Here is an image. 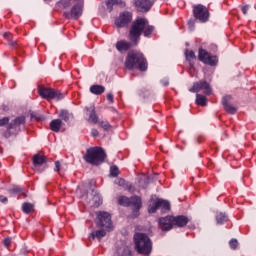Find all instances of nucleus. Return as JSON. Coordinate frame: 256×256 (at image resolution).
I'll return each mask as SVG.
<instances>
[{
	"label": "nucleus",
	"mask_w": 256,
	"mask_h": 256,
	"mask_svg": "<svg viewBox=\"0 0 256 256\" xmlns=\"http://www.w3.org/2000/svg\"><path fill=\"white\" fill-rule=\"evenodd\" d=\"M198 59L205 65H210L211 67H215L218 63L217 56H212L205 49H199Z\"/></svg>",
	"instance_id": "9"
},
{
	"label": "nucleus",
	"mask_w": 256,
	"mask_h": 256,
	"mask_svg": "<svg viewBox=\"0 0 256 256\" xmlns=\"http://www.w3.org/2000/svg\"><path fill=\"white\" fill-rule=\"evenodd\" d=\"M60 170H61V162L56 161V162H55L54 171H57V172L59 173Z\"/></svg>",
	"instance_id": "43"
},
{
	"label": "nucleus",
	"mask_w": 256,
	"mask_h": 256,
	"mask_svg": "<svg viewBox=\"0 0 256 256\" xmlns=\"http://www.w3.org/2000/svg\"><path fill=\"white\" fill-rule=\"evenodd\" d=\"M38 94L40 97H42V99H46L47 101H51V99H56V101L63 99V94H61V91L53 88H47L45 86L38 87Z\"/></svg>",
	"instance_id": "6"
},
{
	"label": "nucleus",
	"mask_w": 256,
	"mask_h": 256,
	"mask_svg": "<svg viewBox=\"0 0 256 256\" xmlns=\"http://www.w3.org/2000/svg\"><path fill=\"white\" fill-rule=\"evenodd\" d=\"M106 99L107 101L110 103V104H113L114 103V96H113V93H108L106 95Z\"/></svg>",
	"instance_id": "38"
},
{
	"label": "nucleus",
	"mask_w": 256,
	"mask_h": 256,
	"mask_svg": "<svg viewBox=\"0 0 256 256\" xmlns=\"http://www.w3.org/2000/svg\"><path fill=\"white\" fill-rule=\"evenodd\" d=\"M99 127L104 129V131H109V129H111V124H109L107 121H101L99 122Z\"/></svg>",
	"instance_id": "33"
},
{
	"label": "nucleus",
	"mask_w": 256,
	"mask_h": 256,
	"mask_svg": "<svg viewBox=\"0 0 256 256\" xmlns=\"http://www.w3.org/2000/svg\"><path fill=\"white\" fill-rule=\"evenodd\" d=\"M196 103H197V105H201L202 107H205V105H207V97H205L201 94H197L196 95Z\"/></svg>",
	"instance_id": "27"
},
{
	"label": "nucleus",
	"mask_w": 256,
	"mask_h": 256,
	"mask_svg": "<svg viewBox=\"0 0 256 256\" xmlns=\"http://www.w3.org/2000/svg\"><path fill=\"white\" fill-rule=\"evenodd\" d=\"M8 44L10 47H17V40H15L13 37L11 38L10 41H8Z\"/></svg>",
	"instance_id": "42"
},
{
	"label": "nucleus",
	"mask_w": 256,
	"mask_h": 256,
	"mask_svg": "<svg viewBox=\"0 0 256 256\" xmlns=\"http://www.w3.org/2000/svg\"><path fill=\"white\" fill-rule=\"evenodd\" d=\"M110 177H119V167L117 166L110 167Z\"/></svg>",
	"instance_id": "31"
},
{
	"label": "nucleus",
	"mask_w": 256,
	"mask_h": 256,
	"mask_svg": "<svg viewBox=\"0 0 256 256\" xmlns=\"http://www.w3.org/2000/svg\"><path fill=\"white\" fill-rule=\"evenodd\" d=\"M137 10L141 13H147L151 7H153V2L150 0H138L135 2Z\"/></svg>",
	"instance_id": "14"
},
{
	"label": "nucleus",
	"mask_w": 256,
	"mask_h": 256,
	"mask_svg": "<svg viewBox=\"0 0 256 256\" xmlns=\"http://www.w3.org/2000/svg\"><path fill=\"white\" fill-rule=\"evenodd\" d=\"M61 127H63V120L61 119H54L50 122V129L54 133H59V131H61Z\"/></svg>",
	"instance_id": "19"
},
{
	"label": "nucleus",
	"mask_w": 256,
	"mask_h": 256,
	"mask_svg": "<svg viewBox=\"0 0 256 256\" xmlns=\"http://www.w3.org/2000/svg\"><path fill=\"white\" fill-rule=\"evenodd\" d=\"M45 163H47V159L45 158V156L41 154H36L33 156V164L35 165V167L43 165Z\"/></svg>",
	"instance_id": "21"
},
{
	"label": "nucleus",
	"mask_w": 256,
	"mask_h": 256,
	"mask_svg": "<svg viewBox=\"0 0 256 256\" xmlns=\"http://www.w3.org/2000/svg\"><path fill=\"white\" fill-rule=\"evenodd\" d=\"M230 245V249H237L239 247V242L237 241V239H231L229 242Z\"/></svg>",
	"instance_id": "34"
},
{
	"label": "nucleus",
	"mask_w": 256,
	"mask_h": 256,
	"mask_svg": "<svg viewBox=\"0 0 256 256\" xmlns=\"http://www.w3.org/2000/svg\"><path fill=\"white\" fill-rule=\"evenodd\" d=\"M190 93H199V91H203L205 95H211L213 89H211V85L208 84L207 81H199L193 84V87L189 89Z\"/></svg>",
	"instance_id": "10"
},
{
	"label": "nucleus",
	"mask_w": 256,
	"mask_h": 256,
	"mask_svg": "<svg viewBox=\"0 0 256 256\" xmlns=\"http://www.w3.org/2000/svg\"><path fill=\"white\" fill-rule=\"evenodd\" d=\"M72 8L70 10V18L71 19H79L83 15V7L85 5V0H82L80 2H74L72 4Z\"/></svg>",
	"instance_id": "12"
},
{
	"label": "nucleus",
	"mask_w": 256,
	"mask_h": 256,
	"mask_svg": "<svg viewBox=\"0 0 256 256\" xmlns=\"http://www.w3.org/2000/svg\"><path fill=\"white\" fill-rule=\"evenodd\" d=\"M131 21H133V14H131L130 12H123L119 15L118 18H116L115 25L116 27L121 29L123 27H127V25L131 23Z\"/></svg>",
	"instance_id": "11"
},
{
	"label": "nucleus",
	"mask_w": 256,
	"mask_h": 256,
	"mask_svg": "<svg viewBox=\"0 0 256 256\" xmlns=\"http://www.w3.org/2000/svg\"><path fill=\"white\" fill-rule=\"evenodd\" d=\"M216 221L218 225H223V223H227V221H229V218L226 216L225 213L220 212L216 215Z\"/></svg>",
	"instance_id": "25"
},
{
	"label": "nucleus",
	"mask_w": 256,
	"mask_h": 256,
	"mask_svg": "<svg viewBox=\"0 0 256 256\" xmlns=\"http://www.w3.org/2000/svg\"><path fill=\"white\" fill-rule=\"evenodd\" d=\"M71 117V114L67 110H61L59 113V118L62 119V121H65L66 123L69 121Z\"/></svg>",
	"instance_id": "29"
},
{
	"label": "nucleus",
	"mask_w": 256,
	"mask_h": 256,
	"mask_svg": "<svg viewBox=\"0 0 256 256\" xmlns=\"http://www.w3.org/2000/svg\"><path fill=\"white\" fill-rule=\"evenodd\" d=\"M135 249L140 255H151L153 243L147 234L136 233L134 235Z\"/></svg>",
	"instance_id": "3"
},
{
	"label": "nucleus",
	"mask_w": 256,
	"mask_h": 256,
	"mask_svg": "<svg viewBox=\"0 0 256 256\" xmlns=\"http://www.w3.org/2000/svg\"><path fill=\"white\" fill-rule=\"evenodd\" d=\"M21 191H23V189L19 186H15L14 188H12L10 190V193H21Z\"/></svg>",
	"instance_id": "39"
},
{
	"label": "nucleus",
	"mask_w": 256,
	"mask_h": 256,
	"mask_svg": "<svg viewBox=\"0 0 256 256\" xmlns=\"http://www.w3.org/2000/svg\"><path fill=\"white\" fill-rule=\"evenodd\" d=\"M124 66L128 71H135V69L146 71L148 67L147 58H145V55L141 51L131 50L126 56Z\"/></svg>",
	"instance_id": "2"
},
{
	"label": "nucleus",
	"mask_w": 256,
	"mask_h": 256,
	"mask_svg": "<svg viewBox=\"0 0 256 256\" xmlns=\"http://www.w3.org/2000/svg\"><path fill=\"white\" fill-rule=\"evenodd\" d=\"M8 199L7 197L0 195V203H7Z\"/></svg>",
	"instance_id": "46"
},
{
	"label": "nucleus",
	"mask_w": 256,
	"mask_h": 256,
	"mask_svg": "<svg viewBox=\"0 0 256 256\" xmlns=\"http://www.w3.org/2000/svg\"><path fill=\"white\" fill-rule=\"evenodd\" d=\"M241 11H242L243 15H247V13L249 11V5L241 6Z\"/></svg>",
	"instance_id": "40"
},
{
	"label": "nucleus",
	"mask_w": 256,
	"mask_h": 256,
	"mask_svg": "<svg viewBox=\"0 0 256 256\" xmlns=\"http://www.w3.org/2000/svg\"><path fill=\"white\" fill-rule=\"evenodd\" d=\"M22 211L23 213L29 214L31 211H33V204L31 203H24L22 205Z\"/></svg>",
	"instance_id": "30"
},
{
	"label": "nucleus",
	"mask_w": 256,
	"mask_h": 256,
	"mask_svg": "<svg viewBox=\"0 0 256 256\" xmlns=\"http://www.w3.org/2000/svg\"><path fill=\"white\" fill-rule=\"evenodd\" d=\"M90 92H92L93 95H102V93H105V87L103 85H92Z\"/></svg>",
	"instance_id": "22"
},
{
	"label": "nucleus",
	"mask_w": 256,
	"mask_h": 256,
	"mask_svg": "<svg viewBox=\"0 0 256 256\" xmlns=\"http://www.w3.org/2000/svg\"><path fill=\"white\" fill-rule=\"evenodd\" d=\"M131 47H137V45L133 44V41H131V40H130V42H128L127 40H120L116 43V49L120 53L129 51V49H131Z\"/></svg>",
	"instance_id": "16"
},
{
	"label": "nucleus",
	"mask_w": 256,
	"mask_h": 256,
	"mask_svg": "<svg viewBox=\"0 0 256 256\" xmlns=\"http://www.w3.org/2000/svg\"><path fill=\"white\" fill-rule=\"evenodd\" d=\"M91 135L92 137H99V131L97 129H92Z\"/></svg>",
	"instance_id": "45"
},
{
	"label": "nucleus",
	"mask_w": 256,
	"mask_h": 256,
	"mask_svg": "<svg viewBox=\"0 0 256 256\" xmlns=\"http://www.w3.org/2000/svg\"><path fill=\"white\" fill-rule=\"evenodd\" d=\"M162 85L164 87H167V85H169V81H167V80L162 81Z\"/></svg>",
	"instance_id": "47"
},
{
	"label": "nucleus",
	"mask_w": 256,
	"mask_h": 256,
	"mask_svg": "<svg viewBox=\"0 0 256 256\" xmlns=\"http://www.w3.org/2000/svg\"><path fill=\"white\" fill-rule=\"evenodd\" d=\"M3 243H4V245L6 247H10V245H11V238L4 239Z\"/></svg>",
	"instance_id": "44"
},
{
	"label": "nucleus",
	"mask_w": 256,
	"mask_h": 256,
	"mask_svg": "<svg viewBox=\"0 0 256 256\" xmlns=\"http://www.w3.org/2000/svg\"><path fill=\"white\" fill-rule=\"evenodd\" d=\"M9 117H4L0 119V127H5V125L9 124Z\"/></svg>",
	"instance_id": "36"
},
{
	"label": "nucleus",
	"mask_w": 256,
	"mask_h": 256,
	"mask_svg": "<svg viewBox=\"0 0 256 256\" xmlns=\"http://www.w3.org/2000/svg\"><path fill=\"white\" fill-rule=\"evenodd\" d=\"M172 223L176 227H185L189 223V218L187 216H172Z\"/></svg>",
	"instance_id": "17"
},
{
	"label": "nucleus",
	"mask_w": 256,
	"mask_h": 256,
	"mask_svg": "<svg viewBox=\"0 0 256 256\" xmlns=\"http://www.w3.org/2000/svg\"><path fill=\"white\" fill-rule=\"evenodd\" d=\"M83 159L86 163H90V165H101L102 163H105L107 154L101 147H92L86 151Z\"/></svg>",
	"instance_id": "4"
},
{
	"label": "nucleus",
	"mask_w": 256,
	"mask_h": 256,
	"mask_svg": "<svg viewBox=\"0 0 256 256\" xmlns=\"http://www.w3.org/2000/svg\"><path fill=\"white\" fill-rule=\"evenodd\" d=\"M116 185H119V187H123L124 189H128V191H131V185H129L127 181L123 178H118L116 180Z\"/></svg>",
	"instance_id": "26"
},
{
	"label": "nucleus",
	"mask_w": 256,
	"mask_h": 256,
	"mask_svg": "<svg viewBox=\"0 0 256 256\" xmlns=\"http://www.w3.org/2000/svg\"><path fill=\"white\" fill-rule=\"evenodd\" d=\"M157 209H159V206H157V201L154 203L153 206H151L148 211L149 213H156L157 212Z\"/></svg>",
	"instance_id": "37"
},
{
	"label": "nucleus",
	"mask_w": 256,
	"mask_h": 256,
	"mask_svg": "<svg viewBox=\"0 0 256 256\" xmlns=\"http://www.w3.org/2000/svg\"><path fill=\"white\" fill-rule=\"evenodd\" d=\"M105 235H107V233L105 232V230H98V231L92 232V233L90 234V236H89V239H90V241H91V239H95V237H96V239L101 240V239H103V237H105Z\"/></svg>",
	"instance_id": "23"
},
{
	"label": "nucleus",
	"mask_w": 256,
	"mask_h": 256,
	"mask_svg": "<svg viewBox=\"0 0 256 256\" xmlns=\"http://www.w3.org/2000/svg\"><path fill=\"white\" fill-rule=\"evenodd\" d=\"M185 55L187 61H191V59H196L195 52H193V50H186Z\"/></svg>",
	"instance_id": "32"
},
{
	"label": "nucleus",
	"mask_w": 256,
	"mask_h": 256,
	"mask_svg": "<svg viewBox=\"0 0 256 256\" xmlns=\"http://www.w3.org/2000/svg\"><path fill=\"white\" fill-rule=\"evenodd\" d=\"M155 27L149 25V21L145 18H137L131 25L128 39L132 41L133 45H139L141 41V35L144 34V37H151Z\"/></svg>",
	"instance_id": "1"
},
{
	"label": "nucleus",
	"mask_w": 256,
	"mask_h": 256,
	"mask_svg": "<svg viewBox=\"0 0 256 256\" xmlns=\"http://www.w3.org/2000/svg\"><path fill=\"white\" fill-rule=\"evenodd\" d=\"M3 37H4V39H7L8 41H10L13 37V34H11L10 32H5L3 34Z\"/></svg>",
	"instance_id": "41"
},
{
	"label": "nucleus",
	"mask_w": 256,
	"mask_h": 256,
	"mask_svg": "<svg viewBox=\"0 0 256 256\" xmlns=\"http://www.w3.org/2000/svg\"><path fill=\"white\" fill-rule=\"evenodd\" d=\"M193 15L200 23H207L209 21V9L202 4L193 6Z\"/></svg>",
	"instance_id": "7"
},
{
	"label": "nucleus",
	"mask_w": 256,
	"mask_h": 256,
	"mask_svg": "<svg viewBox=\"0 0 256 256\" xmlns=\"http://www.w3.org/2000/svg\"><path fill=\"white\" fill-rule=\"evenodd\" d=\"M21 125H25V117L24 116H19L16 119H14L9 124V129H17L18 127H21Z\"/></svg>",
	"instance_id": "20"
},
{
	"label": "nucleus",
	"mask_w": 256,
	"mask_h": 256,
	"mask_svg": "<svg viewBox=\"0 0 256 256\" xmlns=\"http://www.w3.org/2000/svg\"><path fill=\"white\" fill-rule=\"evenodd\" d=\"M156 202L159 209H164V211H169V209H171V204L167 200H157Z\"/></svg>",
	"instance_id": "24"
},
{
	"label": "nucleus",
	"mask_w": 256,
	"mask_h": 256,
	"mask_svg": "<svg viewBox=\"0 0 256 256\" xmlns=\"http://www.w3.org/2000/svg\"><path fill=\"white\" fill-rule=\"evenodd\" d=\"M119 256H131V248L129 246H124L118 250Z\"/></svg>",
	"instance_id": "28"
},
{
	"label": "nucleus",
	"mask_w": 256,
	"mask_h": 256,
	"mask_svg": "<svg viewBox=\"0 0 256 256\" xmlns=\"http://www.w3.org/2000/svg\"><path fill=\"white\" fill-rule=\"evenodd\" d=\"M118 204L122 205V207H132L134 217L139 216V209H141L142 203H141V197L139 196H132L131 198L127 196H120L118 198Z\"/></svg>",
	"instance_id": "5"
},
{
	"label": "nucleus",
	"mask_w": 256,
	"mask_h": 256,
	"mask_svg": "<svg viewBox=\"0 0 256 256\" xmlns=\"http://www.w3.org/2000/svg\"><path fill=\"white\" fill-rule=\"evenodd\" d=\"M109 5H123V1L122 0H109L107 2V7H109Z\"/></svg>",
	"instance_id": "35"
},
{
	"label": "nucleus",
	"mask_w": 256,
	"mask_h": 256,
	"mask_svg": "<svg viewBox=\"0 0 256 256\" xmlns=\"http://www.w3.org/2000/svg\"><path fill=\"white\" fill-rule=\"evenodd\" d=\"M159 228L161 231H171L173 229V216H166L159 219Z\"/></svg>",
	"instance_id": "13"
},
{
	"label": "nucleus",
	"mask_w": 256,
	"mask_h": 256,
	"mask_svg": "<svg viewBox=\"0 0 256 256\" xmlns=\"http://www.w3.org/2000/svg\"><path fill=\"white\" fill-rule=\"evenodd\" d=\"M86 111H88V121L89 123L97 124L99 121V118L97 117V114L95 113V105L90 106L89 108H86Z\"/></svg>",
	"instance_id": "18"
},
{
	"label": "nucleus",
	"mask_w": 256,
	"mask_h": 256,
	"mask_svg": "<svg viewBox=\"0 0 256 256\" xmlns=\"http://www.w3.org/2000/svg\"><path fill=\"white\" fill-rule=\"evenodd\" d=\"M231 96L227 95L224 96L222 99V105L226 112H228L230 115H235L237 113V108L234 106H231Z\"/></svg>",
	"instance_id": "15"
},
{
	"label": "nucleus",
	"mask_w": 256,
	"mask_h": 256,
	"mask_svg": "<svg viewBox=\"0 0 256 256\" xmlns=\"http://www.w3.org/2000/svg\"><path fill=\"white\" fill-rule=\"evenodd\" d=\"M96 225L98 227H105L106 229H111L113 227V222L111 221V214L109 212H97L96 213Z\"/></svg>",
	"instance_id": "8"
}]
</instances>
